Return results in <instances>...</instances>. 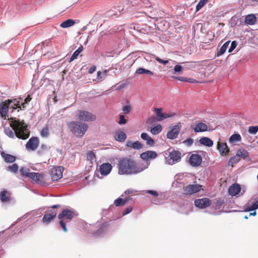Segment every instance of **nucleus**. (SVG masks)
I'll list each match as a JSON object with an SVG mask.
<instances>
[{"mask_svg":"<svg viewBox=\"0 0 258 258\" xmlns=\"http://www.w3.org/2000/svg\"><path fill=\"white\" fill-rule=\"evenodd\" d=\"M118 173L120 175L136 174L143 170L137 161L130 156L123 157L118 160Z\"/></svg>","mask_w":258,"mask_h":258,"instance_id":"obj_1","label":"nucleus"},{"mask_svg":"<svg viewBox=\"0 0 258 258\" xmlns=\"http://www.w3.org/2000/svg\"><path fill=\"white\" fill-rule=\"evenodd\" d=\"M11 128L5 129V133L10 138H14L15 136L22 140H26L29 137L30 131L27 125L24 120H15L10 124Z\"/></svg>","mask_w":258,"mask_h":258,"instance_id":"obj_2","label":"nucleus"},{"mask_svg":"<svg viewBox=\"0 0 258 258\" xmlns=\"http://www.w3.org/2000/svg\"><path fill=\"white\" fill-rule=\"evenodd\" d=\"M71 132L77 137L82 138L88 129V125L85 122L72 121L68 124Z\"/></svg>","mask_w":258,"mask_h":258,"instance_id":"obj_3","label":"nucleus"},{"mask_svg":"<svg viewBox=\"0 0 258 258\" xmlns=\"http://www.w3.org/2000/svg\"><path fill=\"white\" fill-rule=\"evenodd\" d=\"M20 172L22 176L29 178L38 183L42 184L44 182V175L42 173L30 172L29 169L24 167L20 169Z\"/></svg>","mask_w":258,"mask_h":258,"instance_id":"obj_4","label":"nucleus"},{"mask_svg":"<svg viewBox=\"0 0 258 258\" xmlns=\"http://www.w3.org/2000/svg\"><path fill=\"white\" fill-rule=\"evenodd\" d=\"M74 216V212L69 209H65L59 214L58 218L60 219L59 224L64 232H66L68 231L66 226V223L70 221Z\"/></svg>","mask_w":258,"mask_h":258,"instance_id":"obj_5","label":"nucleus"},{"mask_svg":"<svg viewBox=\"0 0 258 258\" xmlns=\"http://www.w3.org/2000/svg\"><path fill=\"white\" fill-rule=\"evenodd\" d=\"M76 117L80 121L83 122H93L96 119V116L93 113L85 110L77 111Z\"/></svg>","mask_w":258,"mask_h":258,"instance_id":"obj_6","label":"nucleus"},{"mask_svg":"<svg viewBox=\"0 0 258 258\" xmlns=\"http://www.w3.org/2000/svg\"><path fill=\"white\" fill-rule=\"evenodd\" d=\"M202 189V185L199 184H188L183 187V194L185 195H191L197 193Z\"/></svg>","mask_w":258,"mask_h":258,"instance_id":"obj_7","label":"nucleus"},{"mask_svg":"<svg viewBox=\"0 0 258 258\" xmlns=\"http://www.w3.org/2000/svg\"><path fill=\"white\" fill-rule=\"evenodd\" d=\"M63 167L62 166L53 167L50 171V175L53 181H57L62 177Z\"/></svg>","mask_w":258,"mask_h":258,"instance_id":"obj_8","label":"nucleus"},{"mask_svg":"<svg viewBox=\"0 0 258 258\" xmlns=\"http://www.w3.org/2000/svg\"><path fill=\"white\" fill-rule=\"evenodd\" d=\"M39 144V140L37 137L31 138L26 144V148L27 150L32 151L35 150Z\"/></svg>","mask_w":258,"mask_h":258,"instance_id":"obj_9","label":"nucleus"},{"mask_svg":"<svg viewBox=\"0 0 258 258\" xmlns=\"http://www.w3.org/2000/svg\"><path fill=\"white\" fill-rule=\"evenodd\" d=\"M170 159L168 161V164L172 165L179 162L181 157V153L177 150H173L169 153Z\"/></svg>","mask_w":258,"mask_h":258,"instance_id":"obj_10","label":"nucleus"},{"mask_svg":"<svg viewBox=\"0 0 258 258\" xmlns=\"http://www.w3.org/2000/svg\"><path fill=\"white\" fill-rule=\"evenodd\" d=\"M180 127L181 125L180 123L173 126L171 130L168 132L167 134V138L170 140L176 139L179 135L180 131Z\"/></svg>","mask_w":258,"mask_h":258,"instance_id":"obj_11","label":"nucleus"},{"mask_svg":"<svg viewBox=\"0 0 258 258\" xmlns=\"http://www.w3.org/2000/svg\"><path fill=\"white\" fill-rule=\"evenodd\" d=\"M195 205L200 209H205L210 206L211 201L207 198L197 199L195 201Z\"/></svg>","mask_w":258,"mask_h":258,"instance_id":"obj_12","label":"nucleus"},{"mask_svg":"<svg viewBox=\"0 0 258 258\" xmlns=\"http://www.w3.org/2000/svg\"><path fill=\"white\" fill-rule=\"evenodd\" d=\"M191 128L195 133L206 132L208 130V126L205 123L201 121H196L191 125Z\"/></svg>","mask_w":258,"mask_h":258,"instance_id":"obj_13","label":"nucleus"},{"mask_svg":"<svg viewBox=\"0 0 258 258\" xmlns=\"http://www.w3.org/2000/svg\"><path fill=\"white\" fill-rule=\"evenodd\" d=\"M12 101L9 99L0 103V115L3 117H6L8 112L9 107Z\"/></svg>","mask_w":258,"mask_h":258,"instance_id":"obj_14","label":"nucleus"},{"mask_svg":"<svg viewBox=\"0 0 258 258\" xmlns=\"http://www.w3.org/2000/svg\"><path fill=\"white\" fill-rule=\"evenodd\" d=\"M57 212L56 211L53 210H48L42 218L43 222L46 224L49 223L55 218Z\"/></svg>","mask_w":258,"mask_h":258,"instance_id":"obj_15","label":"nucleus"},{"mask_svg":"<svg viewBox=\"0 0 258 258\" xmlns=\"http://www.w3.org/2000/svg\"><path fill=\"white\" fill-rule=\"evenodd\" d=\"M202 161V157L197 154H192L189 159V163L194 167H198L201 165Z\"/></svg>","mask_w":258,"mask_h":258,"instance_id":"obj_16","label":"nucleus"},{"mask_svg":"<svg viewBox=\"0 0 258 258\" xmlns=\"http://www.w3.org/2000/svg\"><path fill=\"white\" fill-rule=\"evenodd\" d=\"M112 168L111 164L109 163H103L100 166V172L102 175H107L111 172Z\"/></svg>","mask_w":258,"mask_h":258,"instance_id":"obj_17","label":"nucleus"},{"mask_svg":"<svg viewBox=\"0 0 258 258\" xmlns=\"http://www.w3.org/2000/svg\"><path fill=\"white\" fill-rule=\"evenodd\" d=\"M154 111H155L156 115L157 117H158V121H162L164 120V119H166L167 118L171 117L175 115V113L173 114H166L162 113V108H155L154 109Z\"/></svg>","mask_w":258,"mask_h":258,"instance_id":"obj_18","label":"nucleus"},{"mask_svg":"<svg viewBox=\"0 0 258 258\" xmlns=\"http://www.w3.org/2000/svg\"><path fill=\"white\" fill-rule=\"evenodd\" d=\"M217 149L222 156H225L228 154L229 149L225 143L218 142Z\"/></svg>","mask_w":258,"mask_h":258,"instance_id":"obj_19","label":"nucleus"},{"mask_svg":"<svg viewBox=\"0 0 258 258\" xmlns=\"http://www.w3.org/2000/svg\"><path fill=\"white\" fill-rule=\"evenodd\" d=\"M157 154L154 151H148L143 152L140 155V157L144 160H148L150 159H155L157 157Z\"/></svg>","mask_w":258,"mask_h":258,"instance_id":"obj_20","label":"nucleus"},{"mask_svg":"<svg viewBox=\"0 0 258 258\" xmlns=\"http://www.w3.org/2000/svg\"><path fill=\"white\" fill-rule=\"evenodd\" d=\"M241 190L240 186L238 184H233L228 189L229 194L232 196L237 195Z\"/></svg>","mask_w":258,"mask_h":258,"instance_id":"obj_21","label":"nucleus"},{"mask_svg":"<svg viewBox=\"0 0 258 258\" xmlns=\"http://www.w3.org/2000/svg\"><path fill=\"white\" fill-rule=\"evenodd\" d=\"M0 199L3 203L9 202L11 200V194L6 190H4L0 192Z\"/></svg>","mask_w":258,"mask_h":258,"instance_id":"obj_22","label":"nucleus"},{"mask_svg":"<svg viewBox=\"0 0 258 258\" xmlns=\"http://www.w3.org/2000/svg\"><path fill=\"white\" fill-rule=\"evenodd\" d=\"M126 146L128 148H131L132 149L137 150L141 149L143 148L142 144L138 141L135 142H133L131 141H128L126 143Z\"/></svg>","mask_w":258,"mask_h":258,"instance_id":"obj_23","label":"nucleus"},{"mask_svg":"<svg viewBox=\"0 0 258 258\" xmlns=\"http://www.w3.org/2000/svg\"><path fill=\"white\" fill-rule=\"evenodd\" d=\"M1 154L2 158L7 163H13L16 160V157L13 155L6 153L4 152H2Z\"/></svg>","mask_w":258,"mask_h":258,"instance_id":"obj_24","label":"nucleus"},{"mask_svg":"<svg viewBox=\"0 0 258 258\" xmlns=\"http://www.w3.org/2000/svg\"><path fill=\"white\" fill-rule=\"evenodd\" d=\"M244 22L245 24L249 25H252L256 23V18L254 14L248 15L245 19Z\"/></svg>","mask_w":258,"mask_h":258,"instance_id":"obj_25","label":"nucleus"},{"mask_svg":"<svg viewBox=\"0 0 258 258\" xmlns=\"http://www.w3.org/2000/svg\"><path fill=\"white\" fill-rule=\"evenodd\" d=\"M141 138L146 141V144L149 146H153L155 144L154 141L149 136L147 133H143L141 134Z\"/></svg>","mask_w":258,"mask_h":258,"instance_id":"obj_26","label":"nucleus"},{"mask_svg":"<svg viewBox=\"0 0 258 258\" xmlns=\"http://www.w3.org/2000/svg\"><path fill=\"white\" fill-rule=\"evenodd\" d=\"M49 149L50 147H48L46 144H42L40 146L37 153L39 156H42L45 155L48 152Z\"/></svg>","mask_w":258,"mask_h":258,"instance_id":"obj_27","label":"nucleus"},{"mask_svg":"<svg viewBox=\"0 0 258 258\" xmlns=\"http://www.w3.org/2000/svg\"><path fill=\"white\" fill-rule=\"evenodd\" d=\"M200 143L206 146L211 147L213 145V141L208 137H202L200 140Z\"/></svg>","mask_w":258,"mask_h":258,"instance_id":"obj_28","label":"nucleus"},{"mask_svg":"<svg viewBox=\"0 0 258 258\" xmlns=\"http://www.w3.org/2000/svg\"><path fill=\"white\" fill-rule=\"evenodd\" d=\"M126 138V134L123 132L122 131L117 132L115 136V140L120 142H124Z\"/></svg>","mask_w":258,"mask_h":258,"instance_id":"obj_29","label":"nucleus"},{"mask_svg":"<svg viewBox=\"0 0 258 258\" xmlns=\"http://www.w3.org/2000/svg\"><path fill=\"white\" fill-rule=\"evenodd\" d=\"M236 154L240 159L242 158L245 159L246 157L249 156V153L245 149H239L236 152Z\"/></svg>","mask_w":258,"mask_h":258,"instance_id":"obj_30","label":"nucleus"},{"mask_svg":"<svg viewBox=\"0 0 258 258\" xmlns=\"http://www.w3.org/2000/svg\"><path fill=\"white\" fill-rule=\"evenodd\" d=\"M130 200L129 198L122 199L118 198L114 202V204L116 207L122 206L124 205Z\"/></svg>","mask_w":258,"mask_h":258,"instance_id":"obj_31","label":"nucleus"},{"mask_svg":"<svg viewBox=\"0 0 258 258\" xmlns=\"http://www.w3.org/2000/svg\"><path fill=\"white\" fill-rule=\"evenodd\" d=\"M75 24V22L74 20L68 19V20L62 22L60 24V26L61 28H65L71 27V26H73Z\"/></svg>","mask_w":258,"mask_h":258,"instance_id":"obj_32","label":"nucleus"},{"mask_svg":"<svg viewBox=\"0 0 258 258\" xmlns=\"http://www.w3.org/2000/svg\"><path fill=\"white\" fill-rule=\"evenodd\" d=\"M241 141V137L238 134H234L232 135L229 139V142L230 143H234Z\"/></svg>","mask_w":258,"mask_h":258,"instance_id":"obj_33","label":"nucleus"},{"mask_svg":"<svg viewBox=\"0 0 258 258\" xmlns=\"http://www.w3.org/2000/svg\"><path fill=\"white\" fill-rule=\"evenodd\" d=\"M173 78L175 79L182 82H188V83H196L197 82L195 79L192 78H187L182 77H175L174 76Z\"/></svg>","mask_w":258,"mask_h":258,"instance_id":"obj_34","label":"nucleus"},{"mask_svg":"<svg viewBox=\"0 0 258 258\" xmlns=\"http://www.w3.org/2000/svg\"><path fill=\"white\" fill-rule=\"evenodd\" d=\"M230 43V41L226 42L220 48L219 51L217 53V56H219L220 55H222L226 51L228 47L229 46Z\"/></svg>","mask_w":258,"mask_h":258,"instance_id":"obj_35","label":"nucleus"},{"mask_svg":"<svg viewBox=\"0 0 258 258\" xmlns=\"http://www.w3.org/2000/svg\"><path fill=\"white\" fill-rule=\"evenodd\" d=\"M162 130V127L161 125L158 124L157 125L155 126V127L151 128L150 132L152 134L156 135L159 134Z\"/></svg>","mask_w":258,"mask_h":258,"instance_id":"obj_36","label":"nucleus"},{"mask_svg":"<svg viewBox=\"0 0 258 258\" xmlns=\"http://www.w3.org/2000/svg\"><path fill=\"white\" fill-rule=\"evenodd\" d=\"M240 160V159H239L237 155L236 154V155L232 157L230 159L228 162V165L233 166V164L238 163Z\"/></svg>","mask_w":258,"mask_h":258,"instance_id":"obj_37","label":"nucleus"},{"mask_svg":"<svg viewBox=\"0 0 258 258\" xmlns=\"http://www.w3.org/2000/svg\"><path fill=\"white\" fill-rule=\"evenodd\" d=\"M136 73L138 74H147L151 75H153L154 74L153 72H151V71L142 68L137 69L136 71Z\"/></svg>","mask_w":258,"mask_h":258,"instance_id":"obj_38","label":"nucleus"},{"mask_svg":"<svg viewBox=\"0 0 258 258\" xmlns=\"http://www.w3.org/2000/svg\"><path fill=\"white\" fill-rule=\"evenodd\" d=\"M258 209V200L255 202L251 206H247L245 209V212L254 211Z\"/></svg>","mask_w":258,"mask_h":258,"instance_id":"obj_39","label":"nucleus"},{"mask_svg":"<svg viewBox=\"0 0 258 258\" xmlns=\"http://www.w3.org/2000/svg\"><path fill=\"white\" fill-rule=\"evenodd\" d=\"M19 167L17 164H13L12 165L9 166L7 168V170L12 172L16 173L18 172Z\"/></svg>","mask_w":258,"mask_h":258,"instance_id":"obj_40","label":"nucleus"},{"mask_svg":"<svg viewBox=\"0 0 258 258\" xmlns=\"http://www.w3.org/2000/svg\"><path fill=\"white\" fill-rule=\"evenodd\" d=\"M209 0H200L196 6V11H199L202 9Z\"/></svg>","mask_w":258,"mask_h":258,"instance_id":"obj_41","label":"nucleus"},{"mask_svg":"<svg viewBox=\"0 0 258 258\" xmlns=\"http://www.w3.org/2000/svg\"><path fill=\"white\" fill-rule=\"evenodd\" d=\"M41 136L43 138H47L49 135V130L47 126L44 127L40 133Z\"/></svg>","mask_w":258,"mask_h":258,"instance_id":"obj_42","label":"nucleus"},{"mask_svg":"<svg viewBox=\"0 0 258 258\" xmlns=\"http://www.w3.org/2000/svg\"><path fill=\"white\" fill-rule=\"evenodd\" d=\"M108 72V71L107 70L104 71L102 72L98 71L97 72V79L100 80L103 79L105 76L107 75Z\"/></svg>","mask_w":258,"mask_h":258,"instance_id":"obj_43","label":"nucleus"},{"mask_svg":"<svg viewBox=\"0 0 258 258\" xmlns=\"http://www.w3.org/2000/svg\"><path fill=\"white\" fill-rule=\"evenodd\" d=\"M258 132V126H250L248 128V132L251 134H255Z\"/></svg>","mask_w":258,"mask_h":258,"instance_id":"obj_44","label":"nucleus"},{"mask_svg":"<svg viewBox=\"0 0 258 258\" xmlns=\"http://www.w3.org/2000/svg\"><path fill=\"white\" fill-rule=\"evenodd\" d=\"M95 154L93 153V151H88L87 154V159L88 160H92L93 158L95 157Z\"/></svg>","mask_w":258,"mask_h":258,"instance_id":"obj_45","label":"nucleus"},{"mask_svg":"<svg viewBox=\"0 0 258 258\" xmlns=\"http://www.w3.org/2000/svg\"><path fill=\"white\" fill-rule=\"evenodd\" d=\"M127 120L125 118L124 115L121 114L119 115V120L118 121V123L119 124H124L126 123Z\"/></svg>","mask_w":258,"mask_h":258,"instance_id":"obj_46","label":"nucleus"},{"mask_svg":"<svg viewBox=\"0 0 258 258\" xmlns=\"http://www.w3.org/2000/svg\"><path fill=\"white\" fill-rule=\"evenodd\" d=\"M237 45V42L236 41H233L231 42L230 47L228 50V52H232L233 50L236 48Z\"/></svg>","mask_w":258,"mask_h":258,"instance_id":"obj_47","label":"nucleus"},{"mask_svg":"<svg viewBox=\"0 0 258 258\" xmlns=\"http://www.w3.org/2000/svg\"><path fill=\"white\" fill-rule=\"evenodd\" d=\"M32 99V98L30 96V95H28L27 97L25 98L24 102L22 103L21 104V106L23 107V108L25 107V104H27L29 103Z\"/></svg>","mask_w":258,"mask_h":258,"instance_id":"obj_48","label":"nucleus"},{"mask_svg":"<svg viewBox=\"0 0 258 258\" xmlns=\"http://www.w3.org/2000/svg\"><path fill=\"white\" fill-rule=\"evenodd\" d=\"M131 110V107L130 105H125L122 108V111L124 114H128L130 112Z\"/></svg>","mask_w":258,"mask_h":258,"instance_id":"obj_49","label":"nucleus"},{"mask_svg":"<svg viewBox=\"0 0 258 258\" xmlns=\"http://www.w3.org/2000/svg\"><path fill=\"white\" fill-rule=\"evenodd\" d=\"M194 141L192 139L189 138L183 142V143L184 144L187 146H190L192 145Z\"/></svg>","mask_w":258,"mask_h":258,"instance_id":"obj_50","label":"nucleus"},{"mask_svg":"<svg viewBox=\"0 0 258 258\" xmlns=\"http://www.w3.org/2000/svg\"><path fill=\"white\" fill-rule=\"evenodd\" d=\"M182 70V67L180 65H176L174 67L173 74H176L178 73Z\"/></svg>","mask_w":258,"mask_h":258,"instance_id":"obj_51","label":"nucleus"},{"mask_svg":"<svg viewBox=\"0 0 258 258\" xmlns=\"http://www.w3.org/2000/svg\"><path fill=\"white\" fill-rule=\"evenodd\" d=\"M155 59L159 63H162V64H163L164 65H166V64L168 63V62H169V60H162V59H161L160 58H159V57H157L156 56L155 57Z\"/></svg>","mask_w":258,"mask_h":258,"instance_id":"obj_52","label":"nucleus"},{"mask_svg":"<svg viewBox=\"0 0 258 258\" xmlns=\"http://www.w3.org/2000/svg\"><path fill=\"white\" fill-rule=\"evenodd\" d=\"M133 210V207H131V206H129L127 208H126L124 211H123V212L122 213V215L123 216L124 215H126L128 214H129L130 212H131V211H132Z\"/></svg>","mask_w":258,"mask_h":258,"instance_id":"obj_53","label":"nucleus"},{"mask_svg":"<svg viewBox=\"0 0 258 258\" xmlns=\"http://www.w3.org/2000/svg\"><path fill=\"white\" fill-rule=\"evenodd\" d=\"M79 55V53L78 52V51H75L72 54V56L71 57L70 62H71L75 59L77 58Z\"/></svg>","mask_w":258,"mask_h":258,"instance_id":"obj_54","label":"nucleus"},{"mask_svg":"<svg viewBox=\"0 0 258 258\" xmlns=\"http://www.w3.org/2000/svg\"><path fill=\"white\" fill-rule=\"evenodd\" d=\"M137 191H136L134 189H127L126 190H125L124 192V194L125 195H130V194H135V192H136Z\"/></svg>","mask_w":258,"mask_h":258,"instance_id":"obj_55","label":"nucleus"},{"mask_svg":"<svg viewBox=\"0 0 258 258\" xmlns=\"http://www.w3.org/2000/svg\"><path fill=\"white\" fill-rule=\"evenodd\" d=\"M109 226V224L107 222H104L101 225L100 230L102 231L104 229L107 228Z\"/></svg>","mask_w":258,"mask_h":258,"instance_id":"obj_56","label":"nucleus"},{"mask_svg":"<svg viewBox=\"0 0 258 258\" xmlns=\"http://www.w3.org/2000/svg\"><path fill=\"white\" fill-rule=\"evenodd\" d=\"M147 193L151 194L155 197H156L158 196L157 192L155 190H149L147 191Z\"/></svg>","mask_w":258,"mask_h":258,"instance_id":"obj_57","label":"nucleus"},{"mask_svg":"<svg viewBox=\"0 0 258 258\" xmlns=\"http://www.w3.org/2000/svg\"><path fill=\"white\" fill-rule=\"evenodd\" d=\"M155 117H151L148 118L146 121L147 124H151L155 121Z\"/></svg>","mask_w":258,"mask_h":258,"instance_id":"obj_58","label":"nucleus"},{"mask_svg":"<svg viewBox=\"0 0 258 258\" xmlns=\"http://www.w3.org/2000/svg\"><path fill=\"white\" fill-rule=\"evenodd\" d=\"M14 108H20L21 109V106L19 105V102H17V103H14V105H11Z\"/></svg>","mask_w":258,"mask_h":258,"instance_id":"obj_59","label":"nucleus"},{"mask_svg":"<svg viewBox=\"0 0 258 258\" xmlns=\"http://www.w3.org/2000/svg\"><path fill=\"white\" fill-rule=\"evenodd\" d=\"M96 70V67L95 66H92L91 67L89 70V73L90 74H92L93 73H94Z\"/></svg>","mask_w":258,"mask_h":258,"instance_id":"obj_60","label":"nucleus"},{"mask_svg":"<svg viewBox=\"0 0 258 258\" xmlns=\"http://www.w3.org/2000/svg\"><path fill=\"white\" fill-rule=\"evenodd\" d=\"M117 11H118L119 13L122 12V11H123V10H124L123 8H122L121 6H118V7H117Z\"/></svg>","mask_w":258,"mask_h":258,"instance_id":"obj_61","label":"nucleus"},{"mask_svg":"<svg viewBox=\"0 0 258 258\" xmlns=\"http://www.w3.org/2000/svg\"><path fill=\"white\" fill-rule=\"evenodd\" d=\"M83 50V46H81L80 47H79L78 48V49L77 50H76V51H77L80 54Z\"/></svg>","mask_w":258,"mask_h":258,"instance_id":"obj_62","label":"nucleus"},{"mask_svg":"<svg viewBox=\"0 0 258 258\" xmlns=\"http://www.w3.org/2000/svg\"><path fill=\"white\" fill-rule=\"evenodd\" d=\"M60 207V206L59 205H53L51 207V208L52 209H56V208H59Z\"/></svg>","mask_w":258,"mask_h":258,"instance_id":"obj_63","label":"nucleus"},{"mask_svg":"<svg viewBox=\"0 0 258 258\" xmlns=\"http://www.w3.org/2000/svg\"><path fill=\"white\" fill-rule=\"evenodd\" d=\"M256 213L255 211H254L252 213H250L249 214V215H251V216H255L256 215Z\"/></svg>","mask_w":258,"mask_h":258,"instance_id":"obj_64","label":"nucleus"}]
</instances>
